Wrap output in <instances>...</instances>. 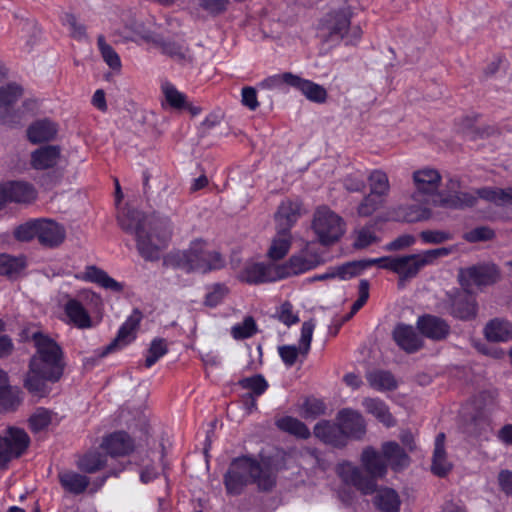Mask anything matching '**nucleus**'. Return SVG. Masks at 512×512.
<instances>
[{"label": "nucleus", "instance_id": "obj_25", "mask_svg": "<svg viewBox=\"0 0 512 512\" xmlns=\"http://www.w3.org/2000/svg\"><path fill=\"white\" fill-rule=\"evenodd\" d=\"M461 278L477 286L489 285L499 278V270L496 265L473 266L461 272Z\"/></svg>", "mask_w": 512, "mask_h": 512}, {"label": "nucleus", "instance_id": "obj_29", "mask_svg": "<svg viewBox=\"0 0 512 512\" xmlns=\"http://www.w3.org/2000/svg\"><path fill=\"white\" fill-rule=\"evenodd\" d=\"M62 488L74 495L82 494L90 484V478L72 470H62L58 473Z\"/></svg>", "mask_w": 512, "mask_h": 512}, {"label": "nucleus", "instance_id": "obj_61", "mask_svg": "<svg viewBox=\"0 0 512 512\" xmlns=\"http://www.w3.org/2000/svg\"><path fill=\"white\" fill-rule=\"evenodd\" d=\"M494 235H495V233L491 228H489L487 226H480V227H476L473 230L467 232L464 235V238L468 242L474 243V242L490 240L494 237Z\"/></svg>", "mask_w": 512, "mask_h": 512}, {"label": "nucleus", "instance_id": "obj_10", "mask_svg": "<svg viewBox=\"0 0 512 512\" xmlns=\"http://www.w3.org/2000/svg\"><path fill=\"white\" fill-rule=\"evenodd\" d=\"M323 263L319 252L313 247L312 243L307 242L304 247L295 252L284 264L279 265L280 273L283 278L303 274Z\"/></svg>", "mask_w": 512, "mask_h": 512}, {"label": "nucleus", "instance_id": "obj_31", "mask_svg": "<svg viewBox=\"0 0 512 512\" xmlns=\"http://www.w3.org/2000/svg\"><path fill=\"white\" fill-rule=\"evenodd\" d=\"M60 156V149L58 146H43L31 155V164L37 170H44L51 168L57 164Z\"/></svg>", "mask_w": 512, "mask_h": 512}, {"label": "nucleus", "instance_id": "obj_28", "mask_svg": "<svg viewBox=\"0 0 512 512\" xmlns=\"http://www.w3.org/2000/svg\"><path fill=\"white\" fill-rule=\"evenodd\" d=\"M314 435L326 444L342 447L346 444V437L340 424L335 425L327 421L318 423L314 427Z\"/></svg>", "mask_w": 512, "mask_h": 512}, {"label": "nucleus", "instance_id": "obj_54", "mask_svg": "<svg viewBox=\"0 0 512 512\" xmlns=\"http://www.w3.org/2000/svg\"><path fill=\"white\" fill-rule=\"evenodd\" d=\"M239 385L243 389L252 391L255 396L262 395L268 388V383L265 378L260 375H254L252 377H246L239 381Z\"/></svg>", "mask_w": 512, "mask_h": 512}, {"label": "nucleus", "instance_id": "obj_20", "mask_svg": "<svg viewBox=\"0 0 512 512\" xmlns=\"http://www.w3.org/2000/svg\"><path fill=\"white\" fill-rule=\"evenodd\" d=\"M38 230V241L45 247H57L66 238L64 226L51 219H39Z\"/></svg>", "mask_w": 512, "mask_h": 512}, {"label": "nucleus", "instance_id": "obj_21", "mask_svg": "<svg viewBox=\"0 0 512 512\" xmlns=\"http://www.w3.org/2000/svg\"><path fill=\"white\" fill-rule=\"evenodd\" d=\"M64 321L78 329L85 330L94 326L93 320L81 304L80 301L74 298H69L63 306Z\"/></svg>", "mask_w": 512, "mask_h": 512}, {"label": "nucleus", "instance_id": "obj_56", "mask_svg": "<svg viewBox=\"0 0 512 512\" xmlns=\"http://www.w3.org/2000/svg\"><path fill=\"white\" fill-rule=\"evenodd\" d=\"M315 323L313 320L305 321L302 324L299 347L301 355L306 356L310 350Z\"/></svg>", "mask_w": 512, "mask_h": 512}, {"label": "nucleus", "instance_id": "obj_36", "mask_svg": "<svg viewBox=\"0 0 512 512\" xmlns=\"http://www.w3.org/2000/svg\"><path fill=\"white\" fill-rule=\"evenodd\" d=\"M56 133V125L46 119L36 121L27 131L28 139L34 144L49 141L55 137Z\"/></svg>", "mask_w": 512, "mask_h": 512}, {"label": "nucleus", "instance_id": "obj_16", "mask_svg": "<svg viewBox=\"0 0 512 512\" xmlns=\"http://www.w3.org/2000/svg\"><path fill=\"white\" fill-rule=\"evenodd\" d=\"M447 306L449 313L460 320L473 319L477 313L476 300L466 291L448 294Z\"/></svg>", "mask_w": 512, "mask_h": 512}, {"label": "nucleus", "instance_id": "obj_51", "mask_svg": "<svg viewBox=\"0 0 512 512\" xmlns=\"http://www.w3.org/2000/svg\"><path fill=\"white\" fill-rule=\"evenodd\" d=\"M257 332V326L253 317H246L243 322L235 324L231 328V335L236 340L252 337Z\"/></svg>", "mask_w": 512, "mask_h": 512}, {"label": "nucleus", "instance_id": "obj_44", "mask_svg": "<svg viewBox=\"0 0 512 512\" xmlns=\"http://www.w3.org/2000/svg\"><path fill=\"white\" fill-rule=\"evenodd\" d=\"M370 193L386 199L390 192V183L387 174L382 170H373L369 176Z\"/></svg>", "mask_w": 512, "mask_h": 512}, {"label": "nucleus", "instance_id": "obj_32", "mask_svg": "<svg viewBox=\"0 0 512 512\" xmlns=\"http://www.w3.org/2000/svg\"><path fill=\"white\" fill-rule=\"evenodd\" d=\"M445 434L439 433L435 439V447L432 458V472L443 477L451 470L452 464L447 460L446 452L444 449Z\"/></svg>", "mask_w": 512, "mask_h": 512}, {"label": "nucleus", "instance_id": "obj_8", "mask_svg": "<svg viewBox=\"0 0 512 512\" xmlns=\"http://www.w3.org/2000/svg\"><path fill=\"white\" fill-rule=\"evenodd\" d=\"M229 470L242 476L248 483H257L261 490H270L275 485V475L271 468L262 467L256 460L248 457L234 460Z\"/></svg>", "mask_w": 512, "mask_h": 512}, {"label": "nucleus", "instance_id": "obj_19", "mask_svg": "<svg viewBox=\"0 0 512 512\" xmlns=\"http://www.w3.org/2000/svg\"><path fill=\"white\" fill-rule=\"evenodd\" d=\"M505 187L504 189H506ZM488 189H502L501 187L496 186H487L483 188L477 189L475 192H459L455 195H451L448 197H443V199L439 200V206L445 208L452 209H463L467 207H473L477 204L478 199H483L495 206H497L493 201L486 199L482 196L483 190Z\"/></svg>", "mask_w": 512, "mask_h": 512}, {"label": "nucleus", "instance_id": "obj_62", "mask_svg": "<svg viewBox=\"0 0 512 512\" xmlns=\"http://www.w3.org/2000/svg\"><path fill=\"white\" fill-rule=\"evenodd\" d=\"M421 240L426 244H441L452 239L449 232L441 230H425L420 233Z\"/></svg>", "mask_w": 512, "mask_h": 512}, {"label": "nucleus", "instance_id": "obj_14", "mask_svg": "<svg viewBox=\"0 0 512 512\" xmlns=\"http://www.w3.org/2000/svg\"><path fill=\"white\" fill-rule=\"evenodd\" d=\"M240 278L250 284L274 282L282 279L279 264L247 263L241 271Z\"/></svg>", "mask_w": 512, "mask_h": 512}, {"label": "nucleus", "instance_id": "obj_53", "mask_svg": "<svg viewBox=\"0 0 512 512\" xmlns=\"http://www.w3.org/2000/svg\"><path fill=\"white\" fill-rule=\"evenodd\" d=\"M39 219L27 221L14 230V237L21 242H28L33 238H38Z\"/></svg>", "mask_w": 512, "mask_h": 512}, {"label": "nucleus", "instance_id": "obj_24", "mask_svg": "<svg viewBox=\"0 0 512 512\" xmlns=\"http://www.w3.org/2000/svg\"><path fill=\"white\" fill-rule=\"evenodd\" d=\"M164 55L170 57L174 62L184 68H192L195 58L190 49L181 43L172 41H156Z\"/></svg>", "mask_w": 512, "mask_h": 512}, {"label": "nucleus", "instance_id": "obj_47", "mask_svg": "<svg viewBox=\"0 0 512 512\" xmlns=\"http://www.w3.org/2000/svg\"><path fill=\"white\" fill-rule=\"evenodd\" d=\"M367 380L371 387L376 390H392L396 388V381L394 376L387 371H373L368 373Z\"/></svg>", "mask_w": 512, "mask_h": 512}, {"label": "nucleus", "instance_id": "obj_39", "mask_svg": "<svg viewBox=\"0 0 512 512\" xmlns=\"http://www.w3.org/2000/svg\"><path fill=\"white\" fill-rule=\"evenodd\" d=\"M26 267V258L22 255L13 256L0 254V275L8 278L18 277Z\"/></svg>", "mask_w": 512, "mask_h": 512}, {"label": "nucleus", "instance_id": "obj_22", "mask_svg": "<svg viewBox=\"0 0 512 512\" xmlns=\"http://www.w3.org/2000/svg\"><path fill=\"white\" fill-rule=\"evenodd\" d=\"M393 339L407 353H414L423 347V339L413 326L398 324L393 330Z\"/></svg>", "mask_w": 512, "mask_h": 512}, {"label": "nucleus", "instance_id": "obj_40", "mask_svg": "<svg viewBox=\"0 0 512 512\" xmlns=\"http://www.w3.org/2000/svg\"><path fill=\"white\" fill-rule=\"evenodd\" d=\"M291 245L292 235L290 232L276 231V235L271 241L267 255L272 260H281L287 255Z\"/></svg>", "mask_w": 512, "mask_h": 512}, {"label": "nucleus", "instance_id": "obj_49", "mask_svg": "<svg viewBox=\"0 0 512 512\" xmlns=\"http://www.w3.org/2000/svg\"><path fill=\"white\" fill-rule=\"evenodd\" d=\"M385 200L382 198L369 193L366 195L357 207V214L360 217L371 216L374 212L380 209L384 205Z\"/></svg>", "mask_w": 512, "mask_h": 512}, {"label": "nucleus", "instance_id": "obj_50", "mask_svg": "<svg viewBox=\"0 0 512 512\" xmlns=\"http://www.w3.org/2000/svg\"><path fill=\"white\" fill-rule=\"evenodd\" d=\"M168 352L167 343L162 338L152 340L150 347L147 351L145 366L152 367L160 358Z\"/></svg>", "mask_w": 512, "mask_h": 512}, {"label": "nucleus", "instance_id": "obj_45", "mask_svg": "<svg viewBox=\"0 0 512 512\" xmlns=\"http://www.w3.org/2000/svg\"><path fill=\"white\" fill-rule=\"evenodd\" d=\"M276 424L278 428L281 429L282 431H285L296 437L307 439L310 436V431L307 428V426L303 422L294 417H283L277 420Z\"/></svg>", "mask_w": 512, "mask_h": 512}, {"label": "nucleus", "instance_id": "obj_34", "mask_svg": "<svg viewBox=\"0 0 512 512\" xmlns=\"http://www.w3.org/2000/svg\"><path fill=\"white\" fill-rule=\"evenodd\" d=\"M375 506L382 512H399L401 500L398 493L388 487L376 488Z\"/></svg>", "mask_w": 512, "mask_h": 512}, {"label": "nucleus", "instance_id": "obj_2", "mask_svg": "<svg viewBox=\"0 0 512 512\" xmlns=\"http://www.w3.org/2000/svg\"><path fill=\"white\" fill-rule=\"evenodd\" d=\"M31 339L36 352L30 359L25 387L37 396H44L47 383L58 381L63 374L64 355L60 345L41 331L33 332Z\"/></svg>", "mask_w": 512, "mask_h": 512}, {"label": "nucleus", "instance_id": "obj_48", "mask_svg": "<svg viewBox=\"0 0 512 512\" xmlns=\"http://www.w3.org/2000/svg\"><path fill=\"white\" fill-rule=\"evenodd\" d=\"M482 196L493 201L498 207L512 206V186L506 189L483 190Z\"/></svg>", "mask_w": 512, "mask_h": 512}, {"label": "nucleus", "instance_id": "obj_18", "mask_svg": "<svg viewBox=\"0 0 512 512\" xmlns=\"http://www.w3.org/2000/svg\"><path fill=\"white\" fill-rule=\"evenodd\" d=\"M302 214V205L299 200H283L275 215L276 231L290 232Z\"/></svg>", "mask_w": 512, "mask_h": 512}, {"label": "nucleus", "instance_id": "obj_4", "mask_svg": "<svg viewBox=\"0 0 512 512\" xmlns=\"http://www.w3.org/2000/svg\"><path fill=\"white\" fill-rule=\"evenodd\" d=\"M171 260L187 272L199 273L220 269L225 263L219 252L209 249L201 240H195L188 249L171 255Z\"/></svg>", "mask_w": 512, "mask_h": 512}, {"label": "nucleus", "instance_id": "obj_64", "mask_svg": "<svg viewBox=\"0 0 512 512\" xmlns=\"http://www.w3.org/2000/svg\"><path fill=\"white\" fill-rule=\"evenodd\" d=\"M306 418H316L325 412V404L316 398L307 399L303 406Z\"/></svg>", "mask_w": 512, "mask_h": 512}, {"label": "nucleus", "instance_id": "obj_57", "mask_svg": "<svg viewBox=\"0 0 512 512\" xmlns=\"http://www.w3.org/2000/svg\"><path fill=\"white\" fill-rule=\"evenodd\" d=\"M228 289L223 284H215L207 292L205 296V305L208 307H215L224 299L227 295Z\"/></svg>", "mask_w": 512, "mask_h": 512}, {"label": "nucleus", "instance_id": "obj_26", "mask_svg": "<svg viewBox=\"0 0 512 512\" xmlns=\"http://www.w3.org/2000/svg\"><path fill=\"white\" fill-rule=\"evenodd\" d=\"M102 447L112 457L125 456L134 449V442L126 432L119 431L107 436Z\"/></svg>", "mask_w": 512, "mask_h": 512}, {"label": "nucleus", "instance_id": "obj_46", "mask_svg": "<svg viewBox=\"0 0 512 512\" xmlns=\"http://www.w3.org/2000/svg\"><path fill=\"white\" fill-rule=\"evenodd\" d=\"M369 267V262L367 260H359L347 262L343 265L332 267L334 278H339L340 280H347L354 276L359 275L362 271Z\"/></svg>", "mask_w": 512, "mask_h": 512}, {"label": "nucleus", "instance_id": "obj_52", "mask_svg": "<svg viewBox=\"0 0 512 512\" xmlns=\"http://www.w3.org/2000/svg\"><path fill=\"white\" fill-rule=\"evenodd\" d=\"M98 47L106 64L112 69H120L121 60L116 51L106 43L104 36L98 37Z\"/></svg>", "mask_w": 512, "mask_h": 512}, {"label": "nucleus", "instance_id": "obj_59", "mask_svg": "<svg viewBox=\"0 0 512 512\" xmlns=\"http://www.w3.org/2000/svg\"><path fill=\"white\" fill-rule=\"evenodd\" d=\"M51 422V414L45 409H38L29 419L30 427L34 432L45 429Z\"/></svg>", "mask_w": 512, "mask_h": 512}, {"label": "nucleus", "instance_id": "obj_13", "mask_svg": "<svg viewBox=\"0 0 512 512\" xmlns=\"http://www.w3.org/2000/svg\"><path fill=\"white\" fill-rule=\"evenodd\" d=\"M142 314L134 310L118 330L116 338L99 353L100 357L120 350L130 344L136 338V331L141 322Z\"/></svg>", "mask_w": 512, "mask_h": 512}, {"label": "nucleus", "instance_id": "obj_30", "mask_svg": "<svg viewBox=\"0 0 512 512\" xmlns=\"http://www.w3.org/2000/svg\"><path fill=\"white\" fill-rule=\"evenodd\" d=\"M381 452L386 463L398 471L409 465V457L407 453L396 442L389 441L382 444Z\"/></svg>", "mask_w": 512, "mask_h": 512}, {"label": "nucleus", "instance_id": "obj_3", "mask_svg": "<svg viewBox=\"0 0 512 512\" xmlns=\"http://www.w3.org/2000/svg\"><path fill=\"white\" fill-rule=\"evenodd\" d=\"M361 464L368 475H364L359 467L350 462H343L337 466V474L342 481L354 486L364 495H371L376 491L377 479L387 474L388 466L382 452L368 446L361 454Z\"/></svg>", "mask_w": 512, "mask_h": 512}, {"label": "nucleus", "instance_id": "obj_35", "mask_svg": "<svg viewBox=\"0 0 512 512\" xmlns=\"http://www.w3.org/2000/svg\"><path fill=\"white\" fill-rule=\"evenodd\" d=\"M484 332L489 341H508L512 339V324L507 320L496 318L487 323Z\"/></svg>", "mask_w": 512, "mask_h": 512}, {"label": "nucleus", "instance_id": "obj_12", "mask_svg": "<svg viewBox=\"0 0 512 512\" xmlns=\"http://www.w3.org/2000/svg\"><path fill=\"white\" fill-rule=\"evenodd\" d=\"M29 443L28 434L18 427H9L4 436L0 435V469L5 468L13 458L20 457Z\"/></svg>", "mask_w": 512, "mask_h": 512}, {"label": "nucleus", "instance_id": "obj_37", "mask_svg": "<svg viewBox=\"0 0 512 512\" xmlns=\"http://www.w3.org/2000/svg\"><path fill=\"white\" fill-rule=\"evenodd\" d=\"M295 89L300 91L309 101L315 103H324L327 99L326 89L308 79H303L297 75Z\"/></svg>", "mask_w": 512, "mask_h": 512}, {"label": "nucleus", "instance_id": "obj_58", "mask_svg": "<svg viewBox=\"0 0 512 512\" xmlns=\"http://www.w3.org/2000/svg\"><path fill=\"white\" fill-rule=\"evenodd\" d=\"M248 482L242 476L228 470L225 475V486L230 494L238 495Z\"/></svg>", "mask_w": 512, "mask_h": 512}, {"label": "nucleus", "instance_id": "obj_38", "mask_svg": "<svg viewBox=\"0 0 512 512\" xmlns=\"http://www.w3.org/2000/svg\"><path fill=\"white\" fill-rule=\"evenodd\" d=\"M22 95V89L16 84H8L0 87V120L7 123V115L10 108L18 101Z\"/></svg>", "mask_w": 512, "mask_h": 512}, {"label": "nucleus", "instance_id": "obj_33", "mask_svg": "<svg viewBox=\"0 0 512 512\" xmlns=\"http://www.w3.org/2000/svg\"><path fill=\"white\" fill-rule=\"evenodd\" d=\"M83 279L92 283H96L99 286L114 291L121 292L123 290V284L110 277L104 270L97 268L96 266H87Z\"/></svg>", "mask_w": 512, "mask_h": 512}, {"label": "nucleus", "instance_id": "obj_42", "mask_svg": "<svg viewBox=\"0 0 512 512\" xmlns=\"http://www.w3.org/2000/svg\"><path fill=\"white\" fill-rule=\"evenodd\" d=\"M363 406L366 411L375 416L385 426L391 427L395 424L393 416L390 414L386 404L376 398H366L363 400Z\"/></svg>", "mask_w": 512, "mask_h": 512}, {"label": "nucleus", "instance_id": "obj_5", "mask_svg": "<svg viewBox=\"0 0 512 512\" xmlns=\"http://www.w3.org/2000/svg\"><path fill=\"white\" fill-rule=\"evenodd\" d=\"M344 225L341 216L327 206H320L314 212L311 227L321 244L330 245L344 234Z\"/></svg>", "mask_w": 512, "mask_h": 512}, {"label": "nucleus", "instance_id": "obj_23", "mask_svg": "<svg viewBox=\"0 0 512 512\" xmlns=\"http://www.w3.org/2000/svg\"><path fill=\"white\" fill-rule=\"evenodd\" d=\"M337 419L346 438L350 436L360 439L365 434V421L357 411L343 409L338 413Z\"/></svg>", "mask_w": 512, "mask_h": 512}, {"label": "nucleus", "instance_id": "obj_60", "mask_svg": "<svg viewBox=\"0 0 512 512\" xmlns=\"http://www.w3.org/2000/svg\"><path fill=\"white\" fill-rule=\"evenodd\" d=\"M377 241V236L372 226H365L357 231L354 242L355 248H365Z\"/></svg>", "mask_w": 512, "mask_h": 512}, {"label": "nucleus", "instance_id": "obj_6", "mask_svg": "<svg viewBox=\"0 0 512 512\" xmlns=\"http://www.w3.org/2000/svg\"><path fill=\"white\" fill-rule=\"evenodd\" d=\"M415 192L412 194L414 202H425L432 206H439V200L443 197L438 193L441 175L436 169L423 168L413 173Z\"/></svg>", "mask_w": 512, "mask_h": 512}, {"label": "nucleus", "instance_id": "obj_41", "mask_svg": "<svg viewBox=\"0 0 512 512\" xmlns=\"http://www.w3.org/2000/svg\"><path fill=\"white\" fill-rule=\"evenodd\" d=\"M297 75L285 72L269 76L259 83V87L266 90L285 92L288 87H295Z\"/></svg>", "mask_w": 512, "mask_h": 512}, {"label": "nucleus", "instance_id": "obj_27", "mask_svg": "<svg viewBox=\"0 0 512 512\" xmlns=\"http://www.w3.org/2000/svg\"><path fill=\"white\" fill-rule=\"evenodd\" d=\"M430 206L432 204H426L425 202L400 206L395 211L394 219L410 223L427 220L431 217Z\"/></svg>", "mask_w": 512, "mask_h": 512}, {"label": "nucleus", "instance_id": "obj_11", "mask_svg": "<svg viewBox=\"0 0 512 512\" xmlns=\"http://www.w3.org/2000/svg\"><path fill=\"white\" fill-rule=\"evenodd\" d=\"M461 415L463 430L466 434L480 440H488L490 438L492 425L490 416L485 409L475 404H469L463 407Z\"/></svg>", "mask_w": 512, "mask_h": 512}, {"label": "nucleus", "instance_id": "obj_7", "mask_svg": "<svg viewBox=\"0 0 512 512\" xmlns=\"http://www.w3.org/2000/svg\"><path fill=\"white\" fill-rule=\"evenodd\" d=\"M454 251L455 247L452 246L426 250L419 254L397 256L396 274L403 279L413 278L424 266L433 264L438 258L446 257Z\"/></svg>", "mask_w": 512, "mask_h": 512}, {"label": "nucleus", "instance_id": "obj_55", "mask_svg": "<svg viewBox=\"0 0 512 512\" xmlns=\"http://www.w3.org/2000/svg\"><path fill=\"white\" fill-rule=\"evenodd\" d=\"M19 391L10 385L0 390V411L14 409L19 403Z\"/></svg>", "mask_w": 512, "mask_h": 512}, {"label": "nucleus", "instance_id": "obj_9", "mask_svg": "<svg viewBox=\"0 0 512 512\" xmlns=\"http://www.w3.org/2000/svg\"><path fill=\"white\" fill-rule=\"evenodd\" d=\"M350 14L346 10L333 11L325 15L319 25V36L329 46L339 44L348 34Z\"/></svg>", "mask_w": 512, "mask_h": 512}, {"label": "nucleus", "instance_id": "obj_43", "mask_svg": "<svg viewBox=\"0 0 512 512\" xmlns=\"http://www.w3.org/2000/svg\"><path fill=\"white\" fill-rule=\"evenodd\" d=\"M106 464V456L98 451H90L80 456L76 465L79 470L85 473H95L102 469Z\"/></svg>", "mask_w": 512, "mask_h": 512}, {"label": "nucleus", "instance_id": "obj_1", "mask_svg": "<svg viewBox=\"0 0 512 512\" xmlns=\"http://www.w3.org/2000/svg\"><path fill=\"white\" fill-rule=\"evenodd\" d=\"M121 228L133 234L140 255L149 261L159 259V251L164 248L172 234L169 218L156 214L145 215L133 209H125L118 217Z\"/></svg>", "mask_w": 512, "mask_h": 512}, {"label": "nucleus", "instance_id": "obj_15", "mask_svg": "<svg viewBox=\"0 0 512 512\" xmlns=\"http://www.w3.org/2000/svg\"><path fill=\"white\" fill-rule=\"evenodd\" d=\"M36 190L30 183L10 181L0 185V206L7 202L30 203L36 198Z\"/></svg>", "mask_w": 512, "mask_h": 512}, {"label": "nucleus", "instance_id": "obj_17", "mask_svg": "<svg viewBox=\"0 0 512 512\" xmlns=\"http://www.w3.org/2000/svg\"><path fill=\"white\" fill-rule=\"evenodd\" d=\"M416 326L422 336L433 341H442L450 334V325L446 320L431 314L418 317Z\"/></svg>", "mask_w": 512, "mask_h": 512}, {"label": "nucleus", "instance_id": "obj_63", "mask_svg": "<svg viewBox=\"0 0 512 512\" xmlns=\"http://www.w3.org/2000/svg\"><path fill=\"white\" fill-rule=\"evenodd\" d=\"M163 91L167 102L174 108H182L185 106V95L179 92L173 85L166 84Z\"/></svg>", "mask_w": 512, "mask_h": 512}]
</instances>
